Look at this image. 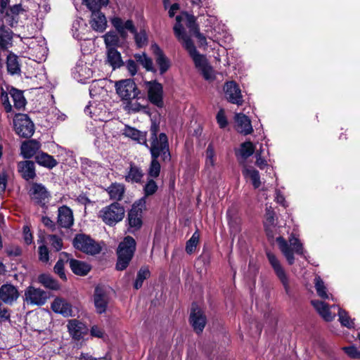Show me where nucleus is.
Wrapping results in <instances>:
<instances>
[{
	"instance_id": "2f4dec72",
	"label": "nucleus",
	"mask_w": 360,
	"mask_h": 360,
	"mask_svg": "<svg viewBox=\"0 0 360 360\" xmlns=\"http://www.w3.org/2000/svg\"><path fill=\"white\" fill-rule=\"evenodd\" d=\"M122 134L138 143L144 144L146 147H148L146 143V132L141 131L134 127L126 125L122 130Z\"/></svg>"
},
{
	"instance_id": "603ef678",
	"label": "nucleus",
	"mask_w": 360,
	"mask_h": 360,
	"mask_svg": "<svg viewBox=\"0 0 360 360\" xmlns=\"http://www.w3.org/2000/svg\"><path fill=\"white\" fill-rule=\"evenodd\" d=\"M139 62L148 71H154L153 63L152 60L146 54L139 55L136 56Z\"/></svg>"
},
{
	"instance_id": "79ce46f5",
	"label": "nucleus",
	"mask_w": 360,
	"mask_h": 360,
	"mask_svg": "<svg viewBox=\"0 0 360 360\" xmlns=\"http://www.w3.org/2000/svg\"><path fill=\"white\" fill-rule=\"evenodd\" d=\"M255 150V145L250 141H246L240 145L237 155H239L243 160H246L254 153Z\"/></svg>"
},
{
	"instance_id": "774afa93",
	"label": "nucleus",
	"mask_w": 360,
	"mask_h": 360,
	"mask_svg": "<svg viewBox=\"0 0 360 360\" xmlns=\"http://www.w3.org/2000/svg\"><path fill=\"white\" fill-rule=\"evenodd\" d=\"M127 68L131 76H134L137 72V65L135 61L129 60L127 63Z\"/></svg>"
},
{
	"instance_id": "9b49d317",
	"label": "nucleus",
	"mask_w": 360,
	"mask_h": 360,
	"mask_svg": "<svg viewBox=\"0 0 360 360\" xmlns=\"http://www.w3.org/2000/svg\"><path fill=\"white\" fill-rule=\"evenodd\" d=\"M145 85L148 101L158 108H162L164 105L162 85L156 81L146 82Z\"/></svg>"
},
{
	"instance_id": "393cba45",
	"label": "nucleus",
	"mask_w": 360,
	"mask_h": 360,
	"mask_svg": "<svg viewBox=\"0 0 360 360\" xmlns=\"http://www.w3.org/2000/svg\"><path fill=\"white\" fill-rule=\"evenodd\" d=\"M108 300V296L103 289L96 287L94 292V304L98 313L102 314L105 311Z\"/></svg>"
},
{
	"instance_id": "864d4df0",
	"label": "nucleus",
	"mask_w": 360,
	"mask_h": 360,
	"mask_svg": "<svg viewBox=\"0 0 360 360\" xmlns=\"http://www.w3.org/2000/svg\"><path fill=\"white\" fill-rule=\"evenodd\" d=\"M215 162V153L212 145L210 144L206 150L205 164L207 167H213Z\"/></svg>"
},
{
	"instance_id": "f8f14e48",
	"label": "nucleus",
	"mask_w": 360,
	"mask_h": 360,
	"mask_svg": "<svg viewBox=\"0 0 360 360\" xmlns=\"http://www.w3.org/2000/svg\"><path fill=\"white\" fill-rule=\"evenodd\" d=\"M47 298V293L45 291L33 286L27 287L23 295L24 302L30 305H43Z\"/></svg>"
},
{
	"instance_id": "39448f33",
	"label": "nucleus",
	"mask_w": 360,
	"mask_h": 360,
	"mask_svg": "<svg viewBox=\"0 0 360 360\" xmlns=\"http://www.w3.org/2000/svg\"><path fill=\"white\" fill-rule=\"evenodd\" d=\"M125 210L118 202H112L103 207L98 217L107 225L113 226L122 221L124 217Z\"/></svg>"
},
{
	"instance_id": "0eeeda50",
	"label": "nucleus",
	"mask_w": 360,
	"mask_h": 360,
	"mask_svg": "<svg viewBox=\"0 0 360 360\" xmlns=\"http://www.w3.org/2000/svg\"><path fill=\"white\" fill-rule=\"evenodd\" d=\"M266 257L274 274L282 283L286 294H290V278L278 257L271 252H266Z\"/></svg>"
},
{
	"instance_id": "72a5a7b5",
	"label": "nucleus",
	"mask_w": 360,
	"mask_h": 360,
	"mask_svg": "<svg viewBox=\"0 0 360 360\" xmlns=\"http://www.w3.org/2000/svg\"><path fill=\"white\" fill-rule=\"evenodd\" d=\"M242 174L247 181H250L255 188L261 186L260 176L259 172L252 167L245 166Z\"/></svg>"
},
{
	"instance_id": "49530a36",
	"label": "nucleus",
	"mask_w": 360,
	"mask_h": 360,
	"mask_svg": "<svg viewBox=\"0 0 360 360\" xmlns=\"http://www.w3.org/2000/svg\"><path fill=\"white\" fill-rule=\"evenodd\" d=\"M83 3L91 11H97L108 4V0H83Z\"/></svg>"
},
{
	"instance_id": "f3484780",
	"label": "nucleus",
	"mask_w": 360,
	"mask_h": 360,
	"mask_svg": "<svg viewBox=\"0 0 360 360\" xmlns=\"http://www.w3.org/2000/svg\"><path fill=\"white\" fill-rule=\"evenodd\" d=\"M189 321L195 333L199 334L202 332L206 324V317L196 304L192 305Z\"/></svg>"
},
{
	"instance_id": "a211bd4d",
	"label": "nucleus",
	"mask_w": 360,
	"mask_h": 360,
	"mask_svg": "<svg viewBox=\"0 0 360 360\" xmlns=\"http://www.w3.org/2000/svg\"><path fill=\"white\" fill-rule=\"evenodd\" d=\"M224 91L226 99L234 104L240 105L243 100L241 95V91L235 82L231 81L225 84Z\"/></svg>"
},
{
	"instance_id": "58836bf2",
	"label": "nucleus",
	"mask_w": 360,
	"mask_h": 360,
	"mask_svg": "<svg viewBox=\"0 0 360 360\" xmlns=\"http://www.w3.org/2000/svg\"><path fill=\"white\" fill-rule=\"evenodd\" d=\"M6 66L8 72L13 75H18L20 72V68L18 57L13 53H9L6 58Z\"/></svg>"
},
{
	"instance_id": "5701e85b",
	"label": "nucleus",
	"mask_w": 360,
	"mask_h": 360,
	"mask_svg": "<svg viewBox=\"0 0 360 360\" xmlns=\"http://www.w3.org/2000/svg\"><path fill=\"white\" fill-rule=\"evenodd\" d=\"M235 122L236 130L244 135L250 134L252 132L253 129L250 120L248 116L242 113H237L235 115Z\"/></svg>"
},
{
	"instance_id": "6ab92c4d",
	"label": "nucleus",
	"mask_w": 360,
	"mask_h": 360,
	"mask_svg": "<svg viewBox=\"0 0 360 360\" xmlns=\"http://www.w3.org/2000/svg\"><path fill=\"white\" fill-rule=\"evenodd\" d=\"M110 22L122 38L127 37V31L135 32V27L131 20L124 22L119 17H113L110 19Z\"/></svg>"
},
{
	"instance_id": "e2e57ef3",
	"label": "nucleus",
	"mask_w": 360,
	"mask_h": 360,
	"mask_svg": "<svg viewBox=\"0 0 360 360\" xmlns=\"http://www.w3.org/2000/svg\"><path fill=\"white\" fill-rule=\"evenodd\" d=\"M343 350L351 358H360V352L354 346L345 347H343Z\"/></svg>"
},
{
	"instance_id": "f03ea898",
	"label": "nucleus",
	"mask_w": 360,
	"mask_h": 360,
	"mask_svg": "<svg viewBox=\"0 0 360 360\" xmlns=\"http://www.w3.org/2000/svg\"><path fill=\"white\" fill-rule=\"evenodd\" d=\"M311 304L326 321H331L334 319L336 314L333 310L337 309L340 323L347 328L354 327L353 320L350 319L345 310L339 308L338 306L332 305L329 307L328 304L319 300H312Z\"/></svg>"
},
{
	"instance_id": "bf43d9fd",
	"label": "nucleus",
	"mask_w": 360,
	"mask_h": 360,
	"mask_svg": "<svg viewBox=\"0 0 360 360\" xmlns=\"http://www.w3.org/2000/svg\"><path fill=\"white\" fill-rule=\"evenodd\" d=\"M39 259L44 263H47L49 260V252L45 245L39 247Z\"/></svg>"
},
{
	"instance_id": "2eb2a0df",
	"label": "nucleus",
	"mask_w": 360,
	"mask_h": 360,
	"mask_svg": "<svg viewBox=\"0 0 360 360\" xmlns=\"http://www.w3.org/2000/svg\"><path fill=\"white\" fill-rule=\"evenodd\" d=\"M145 198L136 201L128 214L129 224L131 227L139 229L142 224V212L146 208Z\"/></svg>"
},
{
	"instance_id": "338daca9",
	"label": "nucleus",
	"mask_w": 360,
	"mask_h": 360,
	"mask_svg": "<svg viewBox=\"0 0 360 360\" xmlns=\"http://www.w3.org/2000/svg\"><path fill=\"white\" fill-rule=\"evenodd\" d=\"M23 238H24L25 242L27 245L31 244L32 243L33 237H32V234L30 231V229L28 226H25L23 227Z\"/></svg>"
},
{
	"instance_id": "a878e982",
	"label": "nucleus",
	"mask_w": 360,
	"mask_h": 360,
	"mask_svg": "<svg viewBox=\"0 0 360 360\" xmlns=\"http://www.w3.org/2000/svg\"><path fill=\"white\" fill-rule=\"evenodd\" d=\"M18 170L27 181L33 179L36 176L34 163L30 160L20 162L18 164Z\"/></svg>"
},
{
	"instance_id": "ddd939ff",
	"label": "nucleus",
	"mask_w": 360,
	"mask_h": 360,
	"mask_svg": "<svg viewBox=\"0 0 360 360\" xmlns=\"http://www.w3.org/2000/svg\"><path fill=\"white\" fill-rule=\"evenodd\" d=\"M123 109L129 114L138 112L148 113L147 107V101L145 97L141 94L136 98H131L122 103Z\"/></svg>"
},
{
	"instance_id": "c9c22d12",
	"label": "nucleus",
	"mask_w": 360,
	"mask_h": 360,
	"mask_svg": "<svg viewBox=\"0 0 360 360\" xmlns=\"http://www.w3.org/2000/svg\"><path fill=\"white\" fill-rule=\"evenodd\" d=\"M70 266L72 272L79 276H85L91 270L89 264L74 259H70Z\"/></svg>"
},
{
	"instance_id": "13d9d810",
	"label": "nucleus",
	"mask_w": 360,
	"mask_h": 360,
	"mask_svg": "<svg viewBox=\"0 0 360 360\" xmlns=\"http://www.w3.org/2000/svg\"><path fill=\"white\" fill-rule=\"evenodd\" d=\"M217 122L221 129H224L228 125V120L224 109H220L216 116Z\"/></svg>"
},
{
	"instance_id": "9d476101",
	"label": "nucleus",
	"mask_w": 360,
	"mask_h": 360,
	"mask_svg": "<svg viewBox=\"0 0 360 360\" xmlns=\"http://www.w3.org/2000/svg\"><path fill=\"white\" fill-rule=\"evenodd\" d=\"M74 247L83 252L89 255H96L100 252L101 247L89 236L79 234L73 240Z\"/></svg>"
},
{
	"instance_id": "3c124183",
	"label": "nucleus",
	"mask_w": 360,
	"mask_h": 360,
	"mask_svg": "<svg viewBox=\"0 0 360 360\" xmlns=\"http://www.w3.org/2000/svg\"><path fill=\"white\" fill-rule=\"evenodd\" d=\"M149 276L150 271L148 269H141L138 272L137 278L134 282V288L136 289H139L142 286L143 281L149 277Z\"/></svg>"
},
{
	"instance_id": "f257e3e1",
	"label": "nucleus",
	"mask_w": 360,
	"mask_h": 360,
	"mask_svg": "<svg viewBox=\"0 0 360 360\" xmlns=\"http://www.w3.org/2000/svg\"><path fill=\"white\" fill-rule=\"evenodd\" d=\"M174 32L176 37L181 42L184 49L188 52L192 58L195 67L201 72L203 77L206 80H212L214 78V70L207 63L206 58L198 53L192 40L186 35L181 37L180 32V25L177 24L174 27Z\"/></svg>"
},
{
	"instance_id": "4be33fe9",
	"label": "nucleus",
	"mask_w": 360,
	"mask_h": 360,
	"mask_svg": "<svg viewBox=\"0 0 360 360\" xmlns=\"http://www.w3.org/2000/svg\"><path fill=\"white\" fill-rule=\"evenodd\" d=\"M58 223L63 228H70L73 225V213L70 207L63 205L58 208Z\"/></svg>"
},
{
	"instance_id": "7c9ffc66",
	"label": "nucleus",
	"mask_w": 360,
	"mask_h": 360,
	"mask_svg": "<svg viewBox=\"0 0 360 360\" xmlns=\"http://www.w3.org/2000/svg\"><path fill=\"white\" fill-rule=\"evenodd\" d=\"M183 19L186 20V26L189 29L191 33L195 34V30H199L197 25L195 24V17L193 15H188V13H182L181 15H177L176 17V23L174 26V27L177 24H179L180 25V32H181L180 37H181L183 35L187 36L184 33L183 27L181 25V22Z\"/></svg>"
},
{
	"instance_id": "6e6552de",
	"label": "nucleus",
	"mask_w": 360,
	"mask_h": 360,
	"mask_svg": "<svg viewBox=\"0 0 360 360\" xmlns=\"http://www.w3.org/2000/svg\"><path fill=\"white\" fill-rule=\"evenodd\" d=\"M115 87L116 93L122 103L127 99L136 98V96L141 94V91L137 88L135 82L130 79L116 82Z\"/></svg>"
},
{
	"instance_id": "052dcab7",
	"label": "nucleus",
	"mask_w": 360,
	"mask_h": 360,
	"mask_svg": "<svg viewBox=\"0 0 360 360\" xmlns=\"http://www.w3.org/2000/svg\"><path fill=\"white\" fill-rule=\"evenodd\" d=\"M54 271L61 279L66 280L67 278L64 271V262L62 259H60L55 264Z\"/></svg>"
},
{
	"instance_id": "4c0bfd02",
	"label": "nucleus",
	"mask_w": 360,
	"mask_h": 360,
	"mask_svg": "<svg viewBox=\"0 0 360 360\" xmlns=\"http://www.w3.org/2000/svg\"><path fill=\"white\" fill-rule=\"evenodd\" d=\"M107 61L113 69L122 65L123 61L120 53L116 49H107Z\"/></svg>"
},
{
	"instance_id": "0e129e2a",
	"label": "nucleus",
	"mask_w": 360,
	"mask_h": 360,
	"mask_svg": "<svg viewBox=\"0 0 360 360\" xmlns=\"http://www.w3.org/2000/svg\"><path fill=\"white\" fill-rule=\"evenodd\" d=\"M10 315L8 309L0 302V321L8 320Z\"/></svg>"
},
{
	"instance_id": "09e8293b",
	"label": "nucleus",
	"mask_w": 360,
	"mask_h": 360,
	"mask_svg": "<svg viewBox=\"0 0 360 360\" xmlns=\"http://www.w3.org/2000/svg\"><path fill=\"white\" fill-rule=\"evenodd\" d=\"M200 234L198 231H195L192 235L191 238L187 241L186 245V251L188 254L193 253L199 243Z\"/></svg>"
},
{
	"instance_id": "bb28decb",
	"label": "nucleus",
	"mask_w": 360,
	"mask_h": 360,
	"mask_svg": "<svg viewBox=\"0 0 360 360\" xmlns=\"http://www.w3.org/2000/svg\"><path fill=\"white\" fill-rule=\"evenodd\" d=\"M151 49L155 56V60L160 68V74L162 75L169 69V61L157 44H153Z\"/></svg>"
},
{
	"instance_id": "5fc2aeb1",
	"label": "nucleus",
	"mask_w": 360,
	"mask_h": 360,
	"mask_svg": "<svg viewBox=\"0 0 360 360\" xmlns=\"http://www.w3.org/2000/svg\"><path fill=\"white\" fill-rule=\"evenodd\" d=\"M158 190V185L155 181L153 179H150L147 181L144 186L143 191L146 198V196L153 195Z\"/></svg>"
},
{
	"instance_id": "4468645a",
	"label": "nucleus",
	"mask_w": 360,
	"mask_h": 360,
	"mask_svg": "<svg viewBox=\"0 0 360 360\" xmlns=\"http://www.w3.org/2000/svg\"><path fill=\"white\" fill-rule=\"evenodd\" d=\"M28 194L31 200L44 207L48 202L50 194L46 187L41 184L32 183L28 190Z\"/></svg>"
},
{
	"instance_id": "f704fd0d",
	"label": "nucleus",
	"mask_w": 360,
	"mask_h": 360,
	"mask_svg": "<svg viewBox=\"0 0 360 360\" xmlns=\"http://www.w3.org/2000/svg\"><path fill=\"white\" fill-rule=\"evenodd\" d=\"M106 191L111 200H121L125 193L124 185L120 183H112L107 188Z\"/></svg>"
},
{
	"instance_id": "69168bd1",
	"label": "nucleus",
	"mask_w": 360,
	"mask_h": 360,
	"mask_svg": "<svg viewBox=\"0 0 360 360\" xmlns=\"http://www.w3.org/2000/svg\"><path fill=\"white\" fill-rule=\"evenodd\" d=\"M256 165L261 169H264L266 167H268L266 160L261 156V153L256 152Z\"/></svg>"
},
{
	"instance_id": "423d86ee",
	"label": "nucleus",
	"mask_w": 360,
	"mask_h": 360,
	"mask_svg": "<svg viewBox=\"0 0 360 360\" xmlns=\"http://www.w3.org/2000/svg\"><path fill=\"white\" fill-rule=\"evenodd\" d=\"M151 157H160L164 162H169L171 155L169 143L165 134L161 133L158 137H151L150 146L148 147Z\"/></svg>"
},
{
	"instance_id": "aec40b11",
	"label": "nucleus",
	"mask_w": 360,
	"mask_h": 360,
	"mask_svg": "<svg viewBox=\"0 0 360 360\" xmlns=\"http://www.w3.org/2000/svg\"><path fill=\"white\" fill-rule=\"evenodd\" d=\"M19 297L18 289L11 284H4L0 288V299L6 304H12Z\"/></svg>"
},
{
	"instance_id": "a19ab883",
	"label": "nucleus",
	"mask_w": 360,
	"mask_h": 360,
	"mask_svg": "<svg viewBox=\"0 0 360 360\" xmlns=\"http://www.w3.org/2000/svg\"><path fill=\"white\" fill-rule=\"evenodd\" d=\"M12 32L5 29L4 27H0V49L5 50L11 44Z\"/></svg>"
},
{
	"instance_id": "20e7f679",
	"label": "nucleus",
	"mask_w": 360,
	"mask_h": 360,
	"mask_svg": "<svg viewBox=\"0 0 360 360\" xmlns=\"http://www.w3.org/2000/svg\"><path fill=\"white\" fill-rule=\"evenodd\" d=\"M136 250L135 240L131 236H127L121 242L117 248V262L116 269L119 271L125 269L131 260Z\"/></svg>"
},
{
	"instance_id": "473e14b6",
	"label": "nucleus",
	"mask_w": 360,
	"mask_h": 360,
	"mask_svg": "<svg viewBox=\"0 0 360 360\" xmlns=\"http://www.w3.org/2000/svg\"><path fill=\"white\" fill-rule=\"evenodd\" d=\"M68 328L70 335L76 340L82 338L87 331L86 326L76 319L69 321Z\"/></svg>"
},
{
	"instance_id": "37998d69",
	"label": "nucleus",
	"mask_w": 360,
	"mask_h": 360,
	"mask_svg": "<svg viewBox=\"0 0 360 360\" xmlns=\"http://www.w3.org/2000/svg\"><path fill=\"white\" fill-rule=\"evenodd\" d=\"M38 279L39 282L47 288L51 290H58L60 288L58 283L49 274H41L39 276Z\"/></svg>"
},
{
	"instance_id": "c85d7f7f",
	"label": "nucleus",
	"mask_w": 360,
	"mask_h": 360,
	"mask_svg": "<svg viewBox=\"0 0 360 360\" xmlns=\"http://www.w3.org/2000/svg\"><path fill=\"white\" fill-rule=\"evenodd\" d=\"M144 176V172L141 167L134 163H130L128 171L124 176V179L129 183H141Z\"/></svg>"
},
{
	"instance_id": "cd10ccee",
	"label": "nucleus",
	"mask_w": 360,
	"mask_h": 360,
	"mask_svg": "<svg viewBox=\"0 0 360 360\" xmlns=\"http://www.w3.org/2000/svg\"><path fill=\"white\" fill-rule=\"evenodd\" d=\"M51 309L54 312L60 314L65 317L72 316L71 305L62 298H56L51 304Z\"/></svg>"
},
{
	"instance_id": "e433bc0d",
	"label": "nucleus",
	"mask_w": 360,
	"mask_h": 360,
	"mask_svg": "<svg viewBox=\"0 0 360 360\" xmlns=\"http://www.w3.org/2000/svg\"><path fill=\"white\" fill-rule=\"evenodd\" d=\"M35 160L39 165L49 169L53 168L58 164V162L53 156L44 152L38 153L35 156Z\"/></svg>"
},
{
	"instance_id": "b1692460",
	"label": "nucleus",
	"mask_w": 360,
	"mask_h": 360,
	"mask_svg": "<svg viewBox=\"0 0 360 360\" xmlns=\"http://www.w3.org/2000/svg\"><path fill=\"white\" fill-rule=\"evenodd\" d=\"M91 13L89 22L91 27L97 32H103L107 26V20L105 15L100 11H94Z\"/></svg>"
},
{
	"instance_id": "a18cd8bd",
	"label": "nucleus",
	"mask_w": 360,
	"mask_h": 360,
	"mask_svg": "<svg viewBox=\"0 0 360 360\" xmlns=\"http://www.w3.org/2000/svg\"><path fill=\"white\" fill-rule=\"evenodd\" d=\"M11 96L13 99L15 108L21 109L25 105L26 101L22 91L17 89H13L11 92Z\"/></svg>"
},
{
	"instance_id": "ea45409f",
	"label": "nucleus",
	"mask_w": 360,
	"mask_h": 360,
	"mask_svg": "<svg viewBox=\"0 0 360 360\" xmlns=\"http://www.w3.org/2000/svg\"><path fill=\"white\" fill-rule=\"evenodd\" d=\"M106 49H116L120 46V41L118 35L115 32H108L103 36Z\"/></svg>"
},
{
	"instance_id": "c756f323",
	"label": "nucleus",
	"mask_w": 360,
	"mask_h": 360,
	"mask_svg": "<svg viewBox=\"0 0 360 360\" xmlns=\"http://www.w3.org/2000/svg\"><path fill=\"white\" fill-rule=\"evenodd\" d=\"M41 148V144L39 141L32 139L27 141H25L21 145V155L25 158H30L34 155H37V153Z\"/></svg>"
},
{
	"instance_id": "1a4fd4ad",
	"label": "nucleus",
	"mask_w": 360,
	"mask_h": 360,
	"mask_svg": "<svg viewBox=\"0 0 360 360\" xmlns=\"http://www.w3.org/2000/svg\"><path fill=\"white\" fill-rule=\"evenodd\" d=\"M15 131L21 137L28 138L33 135L34 126L25 114H16L13 119Z\"/></svg>"
},
{
	"instance_id": "c03bdc74",
	"label": "nucleus",
	"mask_w": 360,
	"mask_h": 360,
	"mask_svg": "<svg viewBox=\"0 0 360 360\" xmlns=\"http://www.w3.org/2000/svg\"><path fill=\"white\" fill-rule=\"evenodd\" d=\"M314 285L317 295L322 299H329L330 295L327 293L326 287L324 282L319 276L314 278Z\"/></svg>"
},
{
	"instance_id": "de8ad7c7",
	"label": "nucleus",
	"mask_w": 360,
	"mask_h": 360,
	"mask_svg": "<svg viewBox=\"0 0 360 360\" xmlns=\"http://www.w3.org/2000/svg\"><path fill=\"white\" fill-rule=\"evenodd\" d=\"M86 24L82 19H77L72 23V34L73 37L77 39H82L83 36L82 34V32L79 30L80 29H85Z\"/></svg>"
},
{
	"instance_id": "dca6fc26",
	"label": "nucleus",
	"mask_w": 360,
	"mask_h": 360,
	"mask_svg": "<svg viewBox=\"0 0 360 360\" xmlns=\"http://www.w3.org/2000/svg\"><path fill=\"white\" fill-rule=\"evenodd\" d=\"M91 65L79 60L72 71L73 77L81 83H86L93 76Z\"/></svg>"
},
{
	"instance_id": "680f3d73",
	"label": "nucleus",
	"mask_w": 360,
	"mask_h": 360,
	"mask_svg": "<svg viewBox=\"0 0 360 360\" xmlns=\"http://www.w3.org/2000/svg\"><path fill=\"white\" fill-rule=\"evenodd\" d=\"M134 34L136 43L139 47H141L146 44L147 36L145 32H140L139 33L135 32Z\"/></svg>"
},
{
	"instance_id": "412c9836",
	"label": "nucleus",
	"mask_w": 360,
	"mask_h": 360,
	"mask_svg": "<svg viewBox=\"0 0 360 360\" xmlns=\"http://www.w3.org/2000/svg\"><path fill=\"white\" fill-rule=\"evenodd\" d=\"M264 226L268 237L274 238L278 228L275 213L271 207L266 209Z\"/></svg>"
},
{
	"instance_id": "7ed1b4c3",
	"label": "nucleus",
	"mask_w": 360,
	"mask_h": 360,
	"mask_svg": "<svg viewBox=\"0 0 360 360\" xmlns=\"http://www.w3.org/2000/svg\"><path fill=\"white\" fill-rule=\"evenodd\" d=\"M276 241L279 250L290 265H292L295 262L294 254L304 255L302 244L299 239L292 234L289 237L288 241L281 236L278 237Z\"/></svg>"
},
{
	"instance_id": "6e6d98bb",
	"label": "nucleus",
	"mask_w": 360,
	"mask_h": 360,
	"mask_svg": "<svg viewBox=\"0 0 360 360\" xmlns=\"http://www.w3.org/2000/svg\"><path fill=\"white\" fill-rule=\"evenodd\" d=\"M51 245L56 251H59L62 249L63 242L62 239L56 235H49L47 237Z\"/></svg>"
},
{
	"instance_id": "4d7b16f0",
	"label": "nucleus",
	"mask_w": 360,
	"mask_h": 360,
	"mask_svg": "<svg viewBox=\"0 0 360 360\" xmlns=\"http://www.w3.org/2000/svg\"><path fill=\"white\" fill-rule=\"evenodd\" d=\"M100 81H94L89 88V94L91 97H95L97 95L101 94L104 89L101 85H100Z\"/></svg>"
},
{
	"instance_id": "8fccbe9b",
	"label": "nucleus",
	"mask_w": 360,
	"mask_h": 360,
	"mask_svg": "<svg viewBox=\"0 0 360 360\" xmlns=\"http://www.w3.org/2000/svg\"><path fill=\"white\" fill-rule=\"evenodd\" d=\"M152 160L148 169V175L156 178L159 176L160 172V164L158 160V157H151Z\"/></svg>"
}]
</instances>
